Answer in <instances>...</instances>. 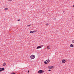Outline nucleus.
Returning a JSON list of instances; mask_svg holds the SVG:
<instances>
[{"instance_id":"f257e3e1","label":"nucleus","mask_w":74,"mask_h":74,"mask_svg":"<svg viewBox=\"0 0 74 74\" xmlns=\"http://www.w3.org/2000/svg\"><path fill=\"white\" fill-rule=\"evenodd\" d=\"M35 58V56L33 54H32L30 56V58L32 59H34Z\"/></svg>"},{"instance_id":"f03ea898","label":"nucleus","mask_w":74,"mask_h":74,"mask_svg":"<svg viewBox=\"0 0 74 74\" xmlns=\"http://www.w3.org/2000/svg\"><path fill=\"white\" fill-rule=\"evenodd\" d=\"M44 72V71H42V70H40L38 71V73H43Z\"/></svg>"},{"instance_id":"7ed1b4c3","label":"nucleus","mask_w":74,"mask_h":74,"mask_svg":"<svg viewBox=\"0 0 74 74\" xmlns=\"http://www.w3.org/2000/svg\"><path fill=\"white\" fill-rule=\"evenodd\" d=\"M37 32V30L36 31H32L30 32V33H33L34 32Z\"/></svg>"},{"instance_id":"20e7f679","label":"nucleus","mask_w":74,"mask_h":74,"mask_svg":"<svg viewBox=\"0 0 74 74\" xmlns=\"http://www.w3.org/2000/svg\"><path fill=\"white\" fill-rule=\"evenodd\" d=\"M48 68L49 69H52L53 68V66H48Z\"/></svg>"},{"instance_id":"39448f33","label":"nucleus","mask_w":74,"mask_h":74,"mask_svg":"<svg viewBox=\"0 0 74 74\" xmlns=\"http://www.w3.org/2000/svg\"><path fill=\"white\" fill-rule=\"evenodd\" d=\"M62 62L63 63H65L66 61V60L64 59H63L62 61Z\"/></svg>"},{"instance_id":"423d86ee","label":"nucleus","mask_w":74,"mask_h":74,"mask_svg":"<svg viewBox=\"0 0 74 74\" xmlns=\"http://www.w3.org/2000/svg\"><path fill=\"white\" fill-rule=\"evenodd\" d=\"M4 68H0V71H4Z\"/></svg>"},{"instance_id":"0eeeda50","label":"nucleus","mask_w":74,"mask_h":74,"mask_svg":"<svg viewBox=\"0 0 74 74\" xmlns=\"http://www.w3.org/2000/svg\"><path fill=\"white\" fill-rule=\"evenodd\" d=\"M42 48V47L41 46H38L37 47L36 49H40V48Z\"/></svg>"},{"instance_id":"6e6552de","label":"nucleus","mask_w":74,"mask_h":74,"mask_svg":"<svg viewBox=\"0 0 74 74\" xmlns=\"http://www.w3.org/2000/svg\"><path fill=\"white\" fill-rule=\"evenodd\" d=\"M70 47H74V45L72 44L70 45Z\"/></svg>"},{"instance_id":"1a4fd4ad","label":"nucleus","mask_w":74,"mask_h":74,"mask_svg":"<svg viewBox=\"0 0 74 74\" xmlns=\"http://www.w3.org/2000/svg\"><path fill=\"white\" fill-rule=\"evenodd\" d=\"M47 48L48 49H50V47L49 46H48L47 47Z\"/></svg>"},{"instance_id":"9d476101","label":"nucleus","mask_w":74,"mask_h":74,"mask_svg":"<svg viewBox=\"0 0 74 74\" xmlns=\"http://www.w3.org/2000/svg\"><path fill=\"white\" fill-rule=\"evenodd\" d=\"M6 65V64L5 63H4L3 64V66H5Z\"/></svg>"},{"instance_id":"9b49d317","label":"nucleus","mask_w":74,"mask_h":74,"mask_svg":"<svg viewBox=\"0 0 74 74\" xmlns=\"http://www.w3.org/2000/svg\"><path fill=\"white\" fill-rule=\"evenodd\" d=\"M50 62V60L49 59H48L47 60V62L49 63Z\"/></svg>"},{"instance_id":"f8f14e48","label":"nucleus","mask_w":74,"mask_h":74,"mask_svg":"<svg viewBox=\"0 0 74 74\" xmlns=\"http://www.w3.org/2000/svg\"><path fill=\"white\" fill-rule=\"evenodd\" d=\"M44 63L45 64H48V63L46 61H44Z\"/></svg>"},{"instance_id":"ddd939ff","label":"nucleus","mask_w":74,"mask_h":74,"mask_svg":"<svg viewBox=\"0 0 74 74\" xmlns=\"http://www.w3.org/2000/svg\"><path fill=\"white\" fill-rule=\"evenodd\" d=\"M8 9V8H6L4 9V10H7Z\"/></svg>"},{"instance_id":"4468645a","label":"nucleus","mask_w":74,"mask_h":74,"mask_svg":"<svg viewBox=\"0 0 74 74\" xmlns=\"http://www.w3.org/2000/svg\"><path fill=\"white\" fill-rule=\"evenodd\" d=\"M72 42L73 43H74V40H72Z\"/></svg>"},{"instance_id":"2eb2a0df","label":"nucleus","mask_w":74,"mask_h":74,"mask_svg":"<svg viewBox=\"0 0 74 74\" xmlns=\"http://www.w3.org/2000/svg\"><path fill=\"white\" fill-rule=\"evenodd\" d=\"M49 25V24L48 23H47L46 24V25L47 26L48 25Z\"/></svg>"},{"instance_id":"dca6fc26","label":"nucleus","mask_w":74,"mask_h":74,"mask_svg":"<svg viewBox=\"0 0 74 74\" xmlns=\"http://www.w3.org/2000/svg\"><path fill=\"white\" fill-rule=\"evenodd\" d=\"M11 74H15V73L14 72L12 73Z\"/></svg>"},{"instance_id":"f3484780","label":"nucleus","mask_w":74,"mask_h":74,"mask_svg":"<svg viewBox=\"0 0 74 74\" xmlns=\"http://www.w3.org/2000/svg\"><path fill=\"white\" fill-rule=\"evenodd\" d=\"M21 21V19H18L17 20L18 21Z\"/></svg>"},{"instance_id":"a211bd4d","label":"nucleus","mask_w":74,"mask_h":74,"mask_svg":"<svg viewBox=\"0 0 74 74\" xmlns=\"http://www.w3.org/2000/svg\"><path fill=\"white\" fill-rule=\"evenodd\" d=\"M12 0H8V1H12Z\"/></svg>"},{"instance_id":"6ab92c4d","label":"nucleus","mask_w":74,"mask_h":74,"mask_svg":"<svg viewBox=\"0 0 74 74\" xmlns=\"http://www.w3.org/2000/svg\"><path fill=\"white\" fill-rule=\"evenodd\" d=\"M56 20V18H54V20Z\"/></svg>"},{"instance_id":"aec40b11","label":"nucleus","mask_w":74,"mask_h":74,"mask_svg":"<svg viewBox=\"0 0 74 74\" xmlns=\"http://www.w3.org/2000/svg\"><path fill=\"white\" fill-rule=\"evenodd\" d=\"M48 71H51V70H50V69H49V70H48Z\"/></svg>"},{"instance_id":"412c9836","label":"nucleus","mask_w":74,"mask_h":74,"mask_svg":"<svg viewBox=\"0 0 74 74\" xmlns=\"http://www.w3.org/2000/svg\"><path fill=\"white\" fill-rule=\"evenodd\" d=\"M31 25H27V26L28 27V26H31Z\"/></svg>"},{"instance_id":"4be33fe9","label":"nucleus","mask_w":74,"mask_h":74,"mask_svg":"<svg viewBox=\"0 0 74 74\" xmlns=\"http://www.w3.org/2000/svg\"><path fill=\"white\" fill-rule=\"evenodd\" d=\"M48 60H46V61L47 62Z\"/></svg>"},{"instance_id":"5701e85b","label":"nucleus","mask_w":74,"mask_h":74,"mask_svg":"<svg viewBox=\"0 0 74 74\" xmlns=\"http://www.w3.org/2000/svg\"><path fill=\"white\" fill-rule=\"evenodd\" d=\"M29 71H28V72H27V73H29Z\"/></svg>"},{"instance_id":"b1692460","label":"nucleus","mask_w":74,"mask_h":74,"mask_svg":"<svg viewBox=\"0 0 74 74\" xmlns=\"http://www.w3.org/2000/svg\"><path fill=\"white\" fill-rule=\"evenodd\" d=\"M73 7H74V5H73Z\"/></svg>"}]
</instances>
